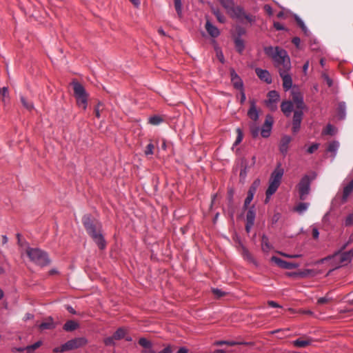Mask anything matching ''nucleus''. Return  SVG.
Returning <instances> with one entry per match:
<instances>
[{
    "label": "nucleus",
    "instance_id": "nucleus-32",
    "mask_svg": "<svg viewBox=\"0 0 353 353\" xmlns=\"http://www.w3.org/2000/svg\"><path fill=\"white\" fill-rule=\"evenodd\" d=\"M221 5L228 10V13L234 8V3L232 0H219Z\"/></svg>",
    "mask_w": 353,
    "mask_h": 353
},
{
    "label": "nucleus",
    "instance_id": "nucleus-54",
    "mask_svg": "<svg viewBox=\"0 0 353 353\" xmlns=\"http://www.w3.org/2000/svg\"><path fill=\"white\" fill-rule=\"evenodd\" d=\"M345 224L346 226L353 225V214H350L345 219Z\"/></svg>",
    "mask_w": 353,
    "mask_h": 353
},
{
    "label": "nucleus",
    "instance_id": "nucleus-50",
    "mask_svg": "<svg viewBox=\"0 0 353 353\" xmlns=\"http://www.w3.org/2000/svg\"><path fill=\"white\" fill-rule=\"evenodd\" d=\"M154 148V145L152 143H149L144 151L145 155H150L153 154V150Z\"/></svg>",
    "mask_w": 353,
    "mask_h": 353
},
{
    "label": "nucleus",
    "instance_id": "nucleus-2",
    "mask_svg": "<svg viewBox=\"0 0 353 353\" xmlns=\"http://www.w3.org/2000/svg\"><path fill=\"white\" fill-rule=\"evenodd\" d=\"M82 223L87 233L98 245L99 248L103 250L106 243L101 233V224L88 214L83 216Z\"/></svg>",
    "mask_w": 353,
    "mask_h": 353
},
{
    "label": "nucleus",
    "instance_id": "nucleus-45",
    "mask_svg": "<svg viewBox=\"0 0 353 353\" xmlns=\"http://www.w3.org/2000/svg\"><path fill=\"white\" fill-rule=\"evenodd\" d=\"M162 121H163V119L159 116H153V117H151L149 119L150 123H151L152 125H154L160 124L161 123H162Z\"/></svg>",
    "mask_w": 353,
    "mask_h": 353
},
{
    "label": "nucleus",
    "instance_id": "nucleus-55",
    "mask_svg": "<svg viewBox=\"0 0 353 353\" xmlns=\"http://www.w3.org/2000/svg\"><path fill=\"white\" fill-rule=\"evenodd\" d=\"M322 77L329 87H331L332 85V80L328 77L327 74L323 73L322 74Z\"/></svg>",
    "mask_w": 353,
    "mask_h": 353
},
{
    "label": "nucleus",
    "instance_id": "nucleus-43",
    "mask_svg": "<svg viewBox=\"0 0 353 353\" xmlns=\"http://www.w3.org/2000/svg\"><path fill=\"white\" fill-rule=\"evenodd\" d=\"M139 344L144 348L152 347L151 342L145 338H140L139 340Z\"/></svg>",
    "mask_w": 353,
    "mask_h": 353
},
{
    "label": "nucleus",
    "instance_id": "nucleus-21",
    "mask_svg": "<svg viewBox=\"0 0 353 353\" xmlns=\"http://www.w3.org/2000/svg\"><path fill=\"white\" fill-rule=\"evenodd\" d=\"M279 184L270 182L269 186L266 190V199L265 202L267 203L270 196H271L278 189Z\"/></svg>",
    "mask_w": 353,
    "mask_h": 353
},
{
    "label": "nucleus",
    "instance_id": "nucleus-17",
    "mask_svg": "<svg viewBox=\"0 0 353 353\" xmlns=\"http://www.w3.org/2000/svg\"><path fill=\"white\" fill-rule=\"evenodd\" d=\"M250 107L248 112V116L253 121H256L259 119V112L256 110V102L254 100H251L250 101Z\"/></svg>",
    "mask_w": 353,
    "mask_h": 353
},
{
    "label": "nucleus",
    "instance_id": "nucleus-51",
    "mask_svg": "<svg viewBox=\"0 0 353 353\" xmlns=\"http://www.w3.org/2000/svg\"><path fill=\"white\" fill-rule=\"evenodd\" d=\"M254 197V195L248 193L247 197L245 199L243 208L245 209L248 208V205H250V202L252 201Z\"/></svg>",
    "mask_w": 353,
    "mask_h": 353
},
{
    "label": "nucleus",
    "instance_id": "nucleus-23",
    "mask_svg": "<svg viewBox=\"0 0 353 353\" xmlns=\"http://www.w3.org/2000/svg\"><path fill=\"white\" fill-rule=\"evenodd\" d=\"M55 327L53 319L51 317L47 319L45 321L41 323L39 325L41 330H52Z\"/></svg>",
    "mask_w": 353,
    "mask_h": 353
},
{
    "label": "nucleus",
    "instance_id": "nucleus-31",
    "mask_svg": "<svg viewBox=\"0 0 353 353\" xmlns=\"http://www.w3.org/2000/svg\"><path fill=\"white\" fill-rule=\"evenodd\" d=\"M254 220H255V212L254 210V207H252L247 212L246 222H249L250 224H254Z\"/></svg>",
    "mask_w": 353,
    "mask_h": 353
},
{
    "label": "nucleus",
    "instance_id": "nucleus-5",
    "mask_svg": "<svg viewBox=\"0 0 353 353\" xmlns=\"http://www.w3.org/2000/svg\"><path fill=\"white\" fill-rule=\"evenodd\" d=\"M316 177V174L314 173L312 176L309 175H305L301 179L298 184V191L299 194V198L301 200H305L307 196L309 194L310 191V183L312 180Z\"/></svg>",
    "mask_w": 353,
    "mask_h": 353
},
{
    "label": "nucleus",
    "instance_id": "nucleus-40",
    "mask_svg": "<svg viewBox=\"0 0 353 353\" xmlns=\"http://www.w3.org/2000/svg\"><path fill=\"white\" fill-rule=\"evenodd\" d=\"M250 133L254 138L258 137V135L259 134L260 129L254 123H252L250 125Z\"/></svg>",
    "mask_w": 353,
    "mask_h": 353
},
{
    "label": "nucleus",
    "instance_id": "nucleus-16",
    "mask_svg": "<svg viewBox=\"0 0 353 353\" xmlns=\"http://www.w3.org/2000/svg\"><path fill=\"white\" fill-rule=\"evenodd\" d=\"M340 263H347L352 259L353 253L352 251L345 252L343 253H336L334 256Z\"/></svg>",
    "mask_w": 353,
    "mask_h": 353
},
{
    "label": "nucleus",
    "instance_id": "nucleus-11",
    "mask_svg": "<svg viewBox=\"0 0 353 353\" xmlns=\"http://www.w3.org/2000/svg\"><path fill=\"white\" fill-rule=\"evenodd\" d=\"M272 117L270 115H268L261 130V134L263 137L267 138L270 136L272 130Z\"/></svg>",
    "mask_w": 353,
    "mask_h": 353
},
{
    "label": "nucleus",
    "instance_id": "nucleus-64",
    "mask_svg": "<svg viewBox=\"0 0 353 353\" xmlns=\"http://www.w3.org/2000/svg\"><path fill=\"white\" fill-rule=\"evenodd\" d=\"M292 42L294 45H295L296 47H299L301 40L299 37H294L292 40Z\"/></svg>",
    "mask_w": 353,
    "mask_h": 353
},
{
    "label": "nucleus",
    "instance_id": "nucleus-56",
    "mask_svg": "<svg viewBox=\"0 0 353 353\" xmlns=\"http://www.w3.org/2000/svg\"><path fill=\"white\" fill-rule=\"evenodd\" d=\"M279 253L281 255H282L285 257H287V258H290V259L300 258L302 256V254H288L283 253V252H279Z\"/></svg>",
    "mask_w": 353,
    "mask_h": 353
},
{
    "label": "nucleus",
    "instance_id": "nucleus-35",
    "mask_svg": "<svg viewBox=\"0 0 353 353\" xmlns=\"http://www.w3.org/2000/svg\"><path fill=\"white\" fill-rule=\"evenodd\" d=\"M339 147V143L338 141H332L328 144L327 151L330 152H332L335 154Z\"/></svg>",
    "mask_w": 353,
    "mask_h": 353
},
{
    "label": "nucleus",
    "instance_id": "nucleus-28",
    "mask_svg": "<svg viewBox=\"0 0 353 353\" xmlns=\"http://www.w3.org/2000/svg\"><path fill=\"white\" fill-rule=\"evenodd\" d=\"M303 117V112L301 110H296L294 112L292 125H301Z\"/></svg>",
    "mask_w": 353,
    "mask_h": 353
},
{
    "label": "nucleus",
    "instance_id": "nucleus-18",
    "mask_svg": "<svg viewBox=\"0 0 353 353\" xmlns=\"http://www.w3.org/2000/svg\"><path fill=\"white\" fill-rule=\"evenodd\" d=\"M292 138L290 136H283L280 142L279 150L283 154H285L288 152V145L291 142Z\"/></svg>",
    "mask_w": 353,
    "mask_h": 353
},
{
    "label": "nucleus",
    "instance_id": "nucleus-8",
    "mask_svg": "<svg viewBox=\"0 0 353 353\" xmlns=\"http://www.w3.org/2000/svg\"><path fill=\"white\" fill-rule=\"evenodd\" d=\"M271 261L274 262L279 267L286 270L295 269L299 266V263L288 262L274 256L271 258Z\"/></svg>",
    "mask_w": 353,
    "mask_h": 353
},
{
    "label": "nucleus",
    "instance_id": "nucleus-7",
    "mask_svg": "<svg viewBox=\"0 0 353 353\" xmlns=\"http://www.w3.org/2000/svg\"><path fill=\"white\" fill-rule=\"evenodd\" d=\"M88 343V340L84 337L74 338L64 343L66 351H70L81 347Z\"/></svg>",
    "mask_w": 353,
    "mask_h": 353
},
{
    "label": "nucleus",
    "instance_id": "nucleus-30",
    "mask_svg": "<svg viewBox=\"0 0 353 353\" xmlns=\"http://www.w3.org/2000/svg\"><path fill=\"white\" fill-rule=\"evenodd\" d=\"M214 344L215 345H228L230 346H234L236 345L245 344V343L237 342V341H216L214 342Z\"/></svg>",
    "mask_w": 353,
    "mask_h": 353
},
{
    "label": "nucleus",
    "instance_id": "nucleus-39",
    "mask_svg": "<svg viewBox=\"0 0 353 353\" xmlns=\"http://www.w3.org/2000/svg\"><path fill=\"white\" fill-rule=\"evenodd\" d=\"M247 169H248V165H247L246 162L242 161L241 169L240 174H239L241 181L244 180L245 179L246 175H247Z\"/></svg>",
    "mask_w": 353,
    "mask_h": 353
},
{
    "label": "nucleus",
    "instance_id": "nucleus-6",
    "mask_svg": "<svg viewBox=\"0 0 353 353\" xmlns=\"http://www.w3.org/2000/svg\"><path fill=\"white\" fill-rule=\"evenodd\" d=\"M232 17L236 18L240 21L245 19L249 22H252L254 21V17L252 15L247 14L243 8L241 6H234V8L231 10L230 12H229Z\"/></svg>",
    "mask_w": 353,
    "mask_h": 353
},
{
    "label": "nucleus",
    "instance_id": "nucleus-24",
    "mask_svg": "<svg viewBox=\"0 0 353 353\" xmlns=\"http://www.w3.org/2000/svg\"><path fill=\"white\" fill-rule=\"evenodd\" d=\"M79 327V324L74 321H68L63 325V330L66 332H72Z\"/></svg>",
    "mask_w": 353,
    "mask_h": 353
},
{
    "label": "nucleus",
    "instance_id": "nucleus-20",
    "mask_svg": "<svg viewBox=\"0 0 353 353\" xmlns=\"http://www.w3.org/2000/svg\"><path fill=\"white\" fill-rule=\"evenodd\" d=\"M279 184L270 182L269 186L266 190V199L265 202L267 203L270 196H271L278 189Z\"/></svg>",
    "mask_w": 353,
    "mask_h": 353
},
{
    "label": "nucleus",
    "instance_id": "nucleus-13",
    "mask_svg": "<svg viewBox=\"0 0 353 353\" xmlns=\"http://www.w3.org/2000/svg\"><path fill=\"white\" fill-rule=\"evenodd\" d=\"M292 101L295 103L298 110H301L305 108L303 97L300 92L292 91Z\"/></svg>",
    "mask_w": 353,
    "mask_h": 353
},
{
    "label": "nucleus",
    "instance_id": "nucleus-14",
    "mask_svg": "<svg viewBox=\"0 0 353 353\" xmlns=\"http://www.w3.org/2000/svg\"><path fill=\"white\" fill-rule=\"evenodd\" d=\"M255 72L261 80L264 81L267 83H272V77L270 72L268 70H263L261 68H256Z\"/></svg>",
    "mask_w": 353,
    "mask_h": 353
},
{
    "label": "nucleus",
    "instance_id": "nucleus-53",
    "mask_svg": "<svg viewBox=\"0 0 353 353\" xmlns=\"http://www.w3.org/2000/svg\"><path fill=\"white\" fill-rule=\"evenodd\" d=\"M319 147V143H313L311 146H310L307 150V152L309 153V154H312L314 153L316 150H318Z\"/></svg>",
    "mask_w": 353,
    "mask_h": 353
},
{
    "label": "nucleus",
    "instance_id": "nucleus-58",
    "mask_svg": "<svg viewBox=\"0 0 353 353\" xmlns=\"http://www.w3.org/2000/svg\"><path fill=\"white\" fill-rule=\"evenodd\" d=\"M212 292L217 297H222L225 294L224 292H222L221 290L215 289V288L212 289Z\"/></svg>",
    "mask_w": 353,
    "mask_h": 353
},
{
    "label": "nucleus",
    "instance_id": "nucleus-41",
    "mask_svg": "<svg viewBox=\"0 0 353 353\" xmlns=\"http://www.w3.org/2000/svg\"><path fill=\"white\" fill-rule=\"evenodd\" d=\"M0 96L1 97L2 101L6 103V99L9 98L8 90L7 87H3L0 89Z\"/></svg>",
    "mask_w": 353,
    "mask_h": 353
},
{
    "label": "nucleus",
    "instance_id": "nucleus-57",
    "mask_svg": "<svg viewBox=\"0 0 353 353\" xmlns=\"http://www.w3.org/2000/svg\"><path fill=\"white\" fill-rule=\"evenodd\" d=\"M52 352L54 353H61V352H67L66 351V349L64 347V344H63L60 347H54L53 350H52Z\"/></svg>",
    "mask_w": 353,
    "mask_h": 353
},
{
    "label": "nucleus",
    "instance_id": "nucleus-59",
    "mask_svg": "<svg viewBox=\"0 0 353 353\" xmlns=\"http://www.w3.org/2000/svg\"><path fill=\"white\" fill-rule=\"evenodd\" d=\"M312 234L314 239H316L319 238V232L318 229L316 227L312 228Z\"/></svg>",
    "mask_w": 353,
    "mask_h": 353
},
{
    "label": "nucleus",
    "instance_id": "nucleus-61",
    "mask_svg": "<svg viewBox=\"0 0 353 353\" xmlns=\"http://www.w3.org/2000/svg\"><path fill=\"white\" fill-rule=\"evenodd\" d=\"M41 345H42V342L41 341H39L30 346L31 349H32L33 350H35L37 348H39Z\"/></svg>",
    "mask_w": 353,
    "mask_h": 353
},
{
    "label": "nucleus",
    "instance_id": "nucleus-62",
    "mask_svg": "<svg viewBox=\"0 0 353 353\" xmlns=\"http://www.w3.org/2000/svg\"><path fill=\"white\" fill-rule=\"evenodd\" d=\"M274 27L277 30H281L284 29L283 26L281 23H280L279 22H274Z\"/></svg>",
    "mask_w": 353,
    "mask_h": 353
},
{
    "label": "nucleus",
    "instance_id": "nucleus-52",
    "mask_svg": "<svg viewBox=\"0 0 353 353\" xmlns=\"http://www.w3.org/2000/svg\"><path fill=\"white\" fill-rule=\"evenodd\" d=\"M114 340H115V339L114 338V336L112 335V336L107 337L106 339H105L104 343L107 346H112V345H114Z\"/></svg>",
    "mask_w": 353,
    "mask_h": 353
},
{
    "label": "nucleus",
    "instance_id": "nucleus-29",
    "mask_svg": "<svg viewBox=\"0 0 353 353\" xmlns=\"http://www.w3.org/2000/svg\"><path fill=\"white\" fill-rule=\"evenodd\" d=\"M337 117L339 119H343L345 117V104L339 103L337 108Z\"/></svg>",
    "mask_w": 353,
    "mask_h": 353
},
{
    "label": "nucleus",
    "instance_id": "nucleus-63",
    "mask_svg": "<svg viewBox=\"0 0 353 353\" xmlns=\"http://www.w3.org/2000/svg\"><path fill=\"white\" fill-rule=\"evenodd\" d=\"M216 56H217V58L219 59V60L221 63H224V57H223V54L221 51H217Z\"/></svg>",
    "mask_w": 353,
    "mask_h": 353
},
{
    "label": "nucleus",
    "instance_id": "nucleus-22",
    "mask_svg": "<svg viewBox=\"0 0 353 353\" xmlns=\"http://www.w3.org/2000/svg\"><path fill=\"white\" fill-rule=\"evenodd\" d=\"M353 192V180L350 181L344 188L343 200L346 201L349 195Z\"/></svg>",
    "mask_w": 353,
    "mask_h": 353
},
{
    "label": "nucleus",
    "instance_id": "nucleus-25",
    "mask_svg": "<svg viewBox=\"0 0 353 353\" xmlns=\"http://www.w3.org/2000/svg\"><path fill=\"white\" fill-rule=\"evenodd\" d=\"M261 248L265 252H268L272 249L268 237L265 234L261 236Z\"/></svg>",
    "mask_w": 353,
    "mask_h": 353
},
{
    "label": "nucleus",
    "instance_id": "nucleus-49",
    "mask_svg": "<svg viewBox=\"0 0 353 353\" xmlns=\"http://www.w3.org/2000/svg\"><path fill=\"white\" fill-rule=\"evenodd\" d=\"M295 20L298 24V26L302 29V30L306 33L307 32V28L305 25L304 24L303 21L298 17H295Z\"/></svg>",
    "mask_w": 353,
    "mask_h": 353
},
{
    "label": "nucleus",
    "instance_id": "nucleus-10",
    "mask_svg": "<svg viewBox=\"0 0 353 353\" xmlns=\"http://www.w3.org/2000/svg\"><path fill=\"white\" fill-rule=\"evenodd\" d=\"M284 170L281 168V164H278L275 170L272 172L270 178V182H274V183L279 184L281 183V181L282 176L283 175Z\"/></svg>",
    "mask_w": 353,
    "mask_h": 353
},
{
    "label": "nucleus",
    "instance_id": "nucleus-1",
    "mask_svg": "<svg viewBox=\"0 0 353 353\" xmlns=\"http://www.w3.org/2000/svg\"><path fill=\"white\" fill-rule=\"evenodd\" d=\"M264 52L274 60V65L278 69L282 79L283 89L285 91L290 90L292 86V79L289 74L291 63L287 52L279 47L273 48L272 46L265 47Z\"/></svg>",
    "mask_w": 353,
    "mask_h": 353
},
{
    "label": "nucleus",
    "instance_id": "nucleus-42",
    "mask_svg": "<svg viewBox=\"0 0 353 353\" xmlns=\"http://www.w3.org/2000/svg\"><path fill=\"white\" fill-rule=\"evenodd\" d=\"M309 203H300L296 206L295 210L299 213H302L307 209Z\"/></svg>",
    "mask_w": 353,
    "mask_h": 353
},
{
    "label": "nucleus",
    "instance_id": "nucleus-9",
    "mask_svg": "<svg viewBox=\"0 0 353 353\" xmlns=\"http://www.w3.org/2000/svg\"><path fill=\"white\" fill-rule=\"evenodd\" d=\"M313 341L312 338L303 336L292 341L291 343L295 347L303 348L310 345Z\"/></svg>",
    "mask_w": 353,
    "mask_h": 353
},
{
    "label": "nucleus",
    "instance_id": "nucleus-26",
    "mask_svg": "<svg viewBox=\"0 0 353 353\" xmlns=\"http://www.w3.org/2000/svg\"><path fill=\"white\" fill-rule=\"evenodd\" d=\"M268 105H269V104H271V103H275L279 99V94L278 92H276L275 90L270 91L268 94Z\"/></svg>",
    "mask_w": 353,
    "mask_h": 353
},
{
    "label": "nucleus",
    "instance_id": "nucleus-60",
    "mask_svg": "<svg viewBox=\"0 0 353 353\" xmlns=\"http://www.w3.org/2000/svg\"><path fill=\"white\" fill-rule=\"evenodd\" d=\"M312 272V270H305L302 272H300L299 273H297L296 274L299 275L301 277H305L307 276L310 272Z\"/></svg>",
    "mask_w": 353,
    "mask_h": 353
},
{
    "label": "nucleus",
    "instance_id": "nucleus-27",
    "mask_svg": "<svg viewBox=\"0 0 353 353\" xmlns=\"http://www.w3.org/2000/svg\"><path fill=\"white\" fill-rule=\"evenodd\" d=\"M235 48L239 53H242L245 48L244 41L239 37H234V39Z\"/></svg>",
    "mask_w": 353,
    "mask_h": 353
},
{
    "label": "nucleus",
    "instance_id": "nucleus-12",
    "mask_svg": "<svg viewBox=\"0 0 353 353\" xmlns=\"http://www.w3.org/2000/svg\"><path fill=\"white\" fill-rule=\"evenodd\" d=\"M230 74L233 86L237 90H242L243 87V81L233 68L230 69Z\"/></svg>",
    "mask_w": 353,
    "mask_h": 353
},
{
    "label": "nucleus",
    "instance_id": "nucleus-4",
    "mask_svg": "<svg viewBox=\"0 0 353 353\" xmlns=\"http://www.w3.org/2000/svg\"><path fill=\"white\" fill-rule=\"evenodd\" d=\"M71 85L77 104L79 107L85 110L88 105V94L86 92L84 87L78 81H73Z\"/></svg>",
    "mask_w": 353,
    "mask_h": 353
},
{
    "label": "nucleus",
    "instance_id": "nucleus-44",
    "mask_svg": "<svg viewBox=\"0 0 353 353\" xmlns=\"http://www.w3.org/2000/svg\"><path fill=\"white\" fill-rule=\"evenodd\" d=\"M334 132L335 128L330 124L327 125V126L323 130V134L333 135L334 134Z\"/></svg>",
    "mask_w": 353,
    "mask_h": 353
},
{
    "label": "nucleus",
    "instance_id": "nucleus-36",
    "mask_svg": "<svg viewBox=\"0 0 353 353\" xmlns=\"http://www.w3.org/2000/svg\"><path fill=\"white\" fill-rule=\"evenodd\" d=\"M125 330L123 327H120L114 333L113 336L115 340H120L125 337Z\"/></svg>",
    "mask_w": 353,
    "mask_h": 353
},
{
    "label": "nucleus",
    "instance_id": "nucleus-33",
    "mask_svg": "<svg viewBox=\"0 0 353 353\" xmlns=\"http://www.w3.org/2000/svg\"><path fill=\"white\" fill-rule=\"evenodd\" d=\"M212 12L219 23H224L225 22V17L218 9L212 8Z\"/></svg>",
    "mask_w": 353,
    "mask_h": 353
},
{
    "label": "nucleus",
    "instance_id": "nucleus-3",
    "mask_svg": "<svg viewBox=\"0 0 353 353\" xmlns=\"http://www.w3.org/2000/svg\"><path fill=\"white\" fill-rule=\"evenodd\" d=\"M26 254L31 261L41 267L48 265L50 262L47 253L39 248H28Z\"/></svg>",
    "mask_w": 353,
    "mask_h": 353
},
{
    "label": "nucleus",
    "instance_id": "nucleus-46",
    "mask_svg": "<svg viewBox=\"0 0 353 353\" xmlns=\"http://www.w3.org/2000/svg\"><path fill=\"white\" fill-rule=\"evenodd\" d=\"M103 109L104 108H103V103H99L97 105V106L94 108V114H95L96 117L100 118L101 113L103 112Z\"/></svg>",
    "mask_w": 353,
    "mask_h": 353
},
{
    "label": "nucleus",
    "instance_id": "nucleus-38",
    "mask_svg": "<svg viewBox=\"0 0 353 353\" xmlns=\"http://www.w3.org/2000/svg\"><path fill=\"white\" fill-rule=\"evenodd\" d=\"M174 8L179 18L182 17V3L181 0H174Z\"/></svg>",
    "mask_w": 353,
    "mask_h": 353
},
{
    "label": "nucleus",
    "instance_id": "nucleus-47",
    "mask_svg": "<svg viewBox=\"0 0 353 353\" xmlns=\"http://www.w3.org/2000/svg\"><path fill=\"white\" fill-rule=\"evenodd\" d=\"M236 132L237 133V137H236V141L234 143V145H239L241 142L243 137V132L240 128H237L236 130Z\"/></svg>",
    "mask_w": 353,
    "mask_h": 353
},
{
    "label": "nucleus",
    "instance_id": "nucleus-37",
    "mask_svg": "<svg viewBox=\"0 0 353 353\" xmlns=\"http://www.w3.org/2000/svg\"><path fill=\"white\" fill-rule=\"evenodd\" d=\"M333 298L330 296V292H327L325 296L321 297L317 300V303L319 305L326 304L331 302Z\"/></svg>",
    "mask_w": 353,
    "mask_h": 353
},
{
    "label": "nucleus",
    "instance_id": "nucleus-48",
    "mask_svg": "<svg viewBox=\"0 0 353 353\" xmlns=\"http://www.w3.org/2000/svg\"><path fill=\"white\" fill-rule=\"evenodd\" d=\"M245 30L243 27L237 26L236 28V35L234 37H239L241 38V36L245 34Z\"/></svg>",
    "mask_w": 353,
    "mask_h": 353
},
{
    "label": "nucleus",
    "instance_id": "nucleus-15",
    "mask_svg": "<svg viewBox=\"0 0 353 353\" xmlns=\"http://www.w3.org/2000/svg\"><path fill=\"white\" fill-rule=\"evenodd\" d=\"M205 28L209 35L213 38H216L219 36V30L214 26L208 19H207Z\"/></svg>",
    "mask_w": 353,
    "mask_h": 353
},
{
    "label": "nucleus",
    "instance_id": "nucleus-19",
    "mask_svg": "<svg viewBox=\"0 0 353 353\" xmlns=\"http://www.w3.org/2000/svg\"><path fill=\"white\" fill-rule=\"evenodd\" d=\"M281 109L282 112L287 116H290L292 109H293V104L290 101H283L281 105Z\"/></svg>",
    "mask_w": 353,
    "mask_h": 353
},
{
    "label": "nucleus",
    "instance_id": "nucleus-34",
    "mask_svg": "<svg viewBox=\"0 0 353 353\" xmlns=\"http://www.w3.org/2000/svg\"><path fill=\"white\" fill-rule=\"evenodd\" d=\"M20 99L21 103L25 108H26L28 110H32L34 109L33 103L30 101H28L23 96H21Z\"/></svg>",
    "mask_w": 353,
    "mask_h": 353
}]
</instances>
